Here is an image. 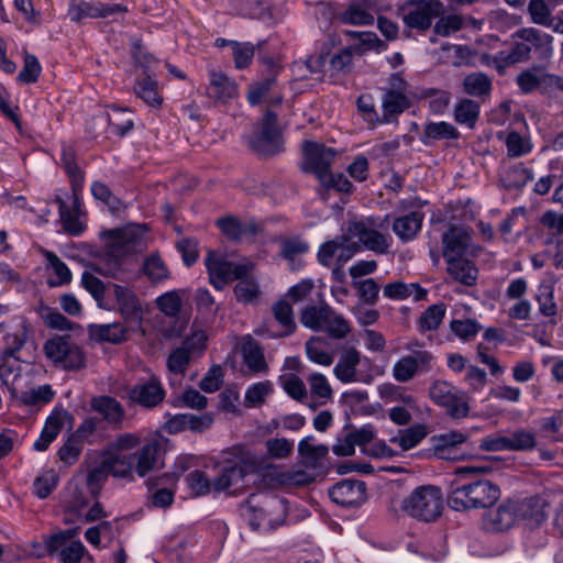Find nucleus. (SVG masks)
<instances>
[{
	"mask_svg": "<svg viewBox=\"0 0 563 563\" xmlns=\"http://www.w3.org/2000/svg\"><path fill=\"white\" fill-rule=\"evenodd\" d=\"M460 136L459 130L449 122H428L420 135V142L426 146H430L434 141L457 140Z\"/></svg>",
	"mask_w": 563,
	"mask_h": 563,
	"instance_id": "nucleus-31",
	"label": "nucleus"
},
{
	"mask_svg": "<svg viewBox=\"0 0 563 563\" xmlns=\"http://www.w3.org/2000/svg\"><path fill=\"white\" fill-rule=\"evenodd\" d=\"M44 323L49 329H55L59 331H73L75 329H80V325L74 323L69 319H67L63 313L57 310H53L51 308H46V313L42 314Z\"/></svg>",
	"mask_w": 563,
	"mask_h": 563,
	"instance_id": "nucleus-62",
	"label": "nucleus"
},
{
	"mask_svg": "<svg viewBox=\"0 0 563 563\" xmlns=\"http://www.w3.org/2000/svg\"><path fill=\"white\" fill-rule=\"evenodd\" d=\"M165 439H153L146 442L135 454V473L140 477L146 476L158 463L163 452Z\"/></svg>",
	"mask_w": 563,
	"mask_h": 563,
	"instance_id": "nucleus-23",
	"label": "nucleus"
},
{
	"mask_svg": "<svg viewBox=\"0 0 563 563\" xmlns=\"http://www.w3.org/2000/svg\"><path fill=\"white\" fill-rule=\"evenodd\" d=\"M446 262L448 274L460 284L472 287L475 286L478 279V269L474 262L463 257L449 258Z\"/></svg>",
	"mask_w": 563,
	"mask_h": 563,
	"instance_id": "nucleus-25",
	"label": "nucleus"
},
{
	"mask_svg": "<svg viewBox=\"0 0 563 563\" xmlns=\"http://www.w3.org/2000/svg\"><path fill=\"white\" fill-rule=\"evenodd\" d=\"M400 508L407 515L420 521H434L443 511L441 488L434 485L419 486L402 499Z\"/></svg>",
	"mask_w": 563,
	"mask_h": 563,
	"instance_id": "nucleus-4",
	"label": "nucleus"
},
{
	"mask_svg": "<svg viewBox=\"0 0 563 563\" xmlns=\"http://www.w3.org/2000/svg\"><path fill=\"white\" fill-rule=\"evenodd\" d=\"M352 286L356 289L360 301L373 306L378 300L379 285L374 278L353 280Z\"/></svg>",
	"mask_w": 563,
	"mask_h": 563,
	"instance_id": "nucleus-54",
	"label": "nucleus"
},
{
	"mask_svg": "<svg viewBox=\"0 0 563 563\" xmlns=\"http://www.w3.org/2000/svg\"><path fill=\"white\" fill-rule=\"evenodd\" d=\"M338 152L325 146L323 143L314 141H305L302 143L303 162L301 169L303 173L313 174L319 181L329 178L331 165Z\"/></svg>",
	"mask_w": 563,
	"mask_h": 563,
	"instance_id": "nucleus-10",
	"label": "nucleus"
},
{
	"mask_svg": "<svg viewBox=\"0 0 563 563\" xmlns=\"http://www.w3.org/2000/svg\"><path fill=\"white\" fill-rule=\"evenodd\" d=\"M216 467L218 475L213 478V492L218 494L238 486L257 470L253 456L239 446L223 452Z\"/></svg>",
	"mask_w": 563,
	"mask_h": 563,
	"instance_id": "nucleus-3",
	"label": "nucleus"
},
{
	"mask_svg": "<svg viewBox=\"0 0 563 563\" xmlns=\"http://www.w3.org/2000/svg\"><path fill=\"white\" fill-rule=\"evenodd\" d=\"M110 110L111 112L107 113V120L111 128V132L122 137L133 129V119L131 118L128 109L111 106Z\"/></svg>",
	"mask_w": 563,
	"mask_h": 563,
	"instance_id": "nucleus-42",
	"label": "nucleus"
},
{
	"mask_svg": "<svg viewBox=\"0 0 563 563\" xmlns=\"http://www.w3.org/2000/svg\"><path fill=\"white\" fill-rule=\"evenodd\" d=\"M122 246L107 252L92 269L100 275L112 277L117 280H125L128 271L125 268L126 258L121 255L124 252H137L143 246L142 235L134 230H126L121 236Z\"/></svg>",
	"mask_w": 563,
	"mask_h": 563,
	"instance_id": "nucleus-5",
	"label": "nucleus"
},
{
	"mask_svg": "<svg viewBox=\"0 0 563 563\" xmlns=\"http://www.w3.org/2000/svg\"><path fill=\"white\" fill-rule=\"evenodd\" d=\"M352 233L357 236L365 249L377 254H386L389 249L390 238L379 231L368 228L364 222H354Z\"/></svg>",
	"mask_w": 563,
	"mask_h": 563,
	"instance_id": "nucleus-24",
	"label": "nucleus"
},
{
	"mask_svg": "<svg viewBox=\"0 0 563 563\" xmlns=\"http://www.w3.org/2000/svg\"><path fill=\"white\" fill-rule=\"evenodd\" d=\"M429 396L435 405L443 407L452 419H463L470 413L467 394L448 382H434L430 386Z\"/></svg>",
	"mask_w": 563,
	"mask_h": 563,
	"instance_id": "nucleus-7",
	"label": "nucleus"
},
{
	"mask_svg": "<svg viewBox=\"0 0 563 563\" xmlns=\"http://www.w3.org/2000/svg\"><path fill=\"white\" fill-rule=\"evenodd\" d=\"M231 8L238 15L244 18H260L266 10L262 0H230Z\"/></svg>",
	"mask_w": 563,
	"mask_h": 563,
	"instance_id": "nucleus-56",
	"label": "nucleus"
},
{
	"mask_svg": "<svg viewBox=\"0 0 563 563\" xmlns=\"http://www.w3.org/2000/svg\"><path fill=\"white\" fill-rule=\"evenodd\" d=\"M42 73V66L35 55L26 54L23 60V67L18 75V80L22 84H34L38 80Z\"/></svg>",
	"mask_w": 563,
	"mask_h": 563,
	"instance_id": "nucleus-58",
	"label": "nucleus"
},
{
	"mask_svg": "<svg viewBox=\"0 0 563 563\" xmlns=\"http://www.w3.org/2000/svg\"><path fill=\"white\" fill-rule=\"evenodd\" d=\"M190 360L191 353L189 349L185 346L177 347L167 357L168 371L174 374H185Z\"/></svg>",
	"mask_w": 563,
	"mask_h": 563,
	"instance_id": "nucleus-61",
	"label": "nucleus"
},
{
	"mask_svg": "<svg viewBox=\"0 0 563 563\" xmlns=\"http://www.w3.org/2000/svg\"><path fill=\"white\" fill-rule=\"evenodd\" d=\"M516 518L523 520L530 527L540 526L547 519V501L540 496L514 499Z\"/></svg>",
	"mask_w": 563,
	"mask_h": 563,
	"instance_id": "nucleus-21",
	"label": "nucleus"
},
{
	"mask_svg": "<svg viewBox=\"0 0 563 563\" xmlns=\"http://www.w3.org/2000/svg\"><path fill=\"white\" fill-rule=\"evenodd\" d=\"M241 510L252 530L271 532L285 522L287 501L277 496L252 494L243 503Z\"/></svg>",
	"mask_w": 563,
	"mask_h": 563,
	"instance_id": "nucleus-2",
	"label": "nucleus"
},
{
	"mask_svg": "<svg viewBox=\"0 0 563 563\" xmlns=\"http://www.w3.org/2000/svg\"><path fill=\"white\" fill-rule=\"evenodd\" d=\"M411 10L402 15L405 25L419 32L428 31L434 19L443 13V4L439 0H406L398 12Z\"/></svg>",
	"mask_w": 563,
	"mask_h": 563,
	"instance_id": "nucleus-9",
	"label": "nucleus"
},
{
	"mask_svg": "<svg viewBox=\"0 0 563 563\" xmlns=\"http://www.w3.org/2000/svg\"><path fill=\"white\" fill-rule=\"evenodd\" d=\"M233 291L235 299L244 305L255 303L261 295L258 283L249 274L238 279Z\"/></svg>",
	"mask_w": 563,
	"mask_h": 563,
	"instance_id": "nucleus-41",
	"label": "nucleus"
},
{
	"mask_svg": "<svg viewBox=\"0 0 563 563\" xmlns=\"http://www.w3.org/2000/svg\"><path fill=\"white\" fill-rule=\"evenodd\" d=\"M463 89L470 96L483 98L490 95L493 85L486 74L471 73L463 79Z\"/></svg>",
	"mask_w": 563,
	"mask_h": 563,
	"instance_id": "nucleus-39",
	"label": "nucleus"
},
{
	"mask_svg": "<svg viewBox=\"0 0 563 563\" xmlns=\"http://www.w3.org/2000/svg\"><path fill=\"white\" fill-rule=\"evenodd\" d=\"M366 484L360 479L345 478L328 489L330 499L343 508H360L366 500Z\"/></svg>",
	"mask_w": 563,
	"mask_h": 563,
	"instance_id": "nucleus-13",
	"label": "nucleus"
},
{
	"mask_svg": "<svg viewBox=\"0 0 563 563\" xmlns=\"http://www.w3.org/2000/svg\"><path fill=\"white\" fill-rule=\"evenodd\" d=\"M90 407L98 412L113 429H121L125 419L124 407L112 396H95L90 400Z\"/></svg>",
	"mask_w": 563,
	"mask_h": 563,
	"instance_id": "nucleus-22",
	"label": "nucleus"
},
{
	"mask_svg": "<svg viewBox=\"0 0 563 563\" xmlns=\"http://www.w3.org/2000/svg\"><path fill=\"white\" fill-rule=\"evenodd\" d=\"M129 398L132 402L139 406L152 409L163 402L165 398V390L161 382L152 377L150 380L137 384L130 388Z\"/></svg>",
	"mask_w": 563,
	"mask_h": 563,
	"instance_id": "nucleus-19",
	"label": "nucleus"
},
{
	"mask_svg": "<svg viewBox=\"0 0 563 563\" xmlns=\"http://www.w3.org/2000/svg\"><path fill=\"white\" fill-rule=\"evenodd\" d=\"M205 265L209 276H216L220 283H230L245 277L250 272V266L246 264H235L222 258L214 252H208L205 258Z\"/></svg>",
	"mask_w": 563,
	"mask_h": 563,
	"instance_id": "nucleus-16",
	"label": "nucleus"
},
{
	"mask_svg": "<svg viewBox=\"0 0 563 563\" xmlns=\"http://www.w3.org/2000/svg\"><path fill=\"white\" fill-rule=\"evenodd\" d=\"M79 532V528H70L57 531L44 539V545L49 556L59 554L62 549L68 544Z\"/></svg>",
	"mask_w": 563,
	"mask_h": 563,
	"instance_id": "nucleus-48",
	"label": "nucleus"
},
{
	"mask_svg": "<svg viewBox=\"0 0 563 563\" xmlns=\"http://www.w3.org/2000/svg\"><path fill=\"white\" fill-rule=\"evenodd\" d=\"M378 394L386 402H402L406 407L413 409L417 407L416 398L407 394L405 387L393 383H385L378 386Z\"/></svg>",
	"mask_w": 563,
	"mask_h": 563,
	"instance_id": "nucleus-40",
	"label": "nucleus"
},
{
	"mask_svg": "<svg viewBox=\"0 0 563 563\" xmlns=\"http://www.w3.org/2000/svg\"><path fill=\"white\" fill-rule=\"evenodd\" d=\"M133 89L147 106L152 108L162 106L163 98L158 92V82L150 71H143L142 76L135 79Z\"/></svg>",
	"mask_w": 563,
	"mask_h": 563,
	"instance_id": "nucleus-29",
	"label": "nucleus"
},
{
	"mask_svg": "<svg viewBox=\"0 0 563 563\" xmlns=\"http://www.w3.org/2000/svg\"><path fill=\"white\" fill-rule=\"evenodd\" d=\"M266 41H260L256 45L250 42H235L232 44V58L236 69L247 68L254 58L256 48L261 49Z\"/></svg>",
	"mask_w": 563,
	"mask_h": 563,
	"instance_id": "nucleus-43",
	"label": "nucleus"
},
{
	"mask_svg": "<svg viewBox=\"0 0 563 563\" xmlns=\"http://www.w3.org/2000/svg\"><path fill=\"white\" fill-rule=\"evenodd\" d=\"M58 484V476L49 470L37 476L33 483V493L41 499L47 498Z\"/></svg>",
	"mask_w": 563,
	"mask_h": 563,
	"instance_id": "nucleus-59",
	"label": "nucleus"
},
{
	"mask_svg": "<svg viewBox=\"0 0 563 563\" xmlns=\"http://www.w3.org/2000/svg\"><path fill=\"white\" fill-rule=\"evenodd\" d=\"M128 12V7L121 3L71 0L67 15L71 22L79 23L85 19L109 18L114 14H125Z\"/></svg>",
	"mask_w": 563,
	"mask_h": 563,
	"instance_id": "nucleus-12",
	"label": "nucleus"
},
{
	"mask_svg": "<svg viewBox=\"0 0 563 563\" xmlns=\"http://www.w3.org/2000/svg\"><path fill=\"white\" fill-rule=\"evenodd\" d=\"M44 353L55 365L66 371H78L85 367V355L81 349L70 342V335H55L44 344Z\"/></svg>",
	"mask_w": 563,
	"mask_h": 563,
	"instance_id": "nucleus-8",
	"label": "nucleus"
},
{
	"mask_svg": "<svg viewBox=\"0 0 563 563\" xmlns=\"http://www.w3.org/2000/svg\"><path fill=\"white\" fill-rule=\"evenodd\" d=\"M516 509L514 499L503 500L496 508H489L482 519V528L487 532H504L510 529L515 522Z\"/></svg>",
	"mask_w": 563,
	"mask_h": 563,
	"instance_id": "nucleus-15",
	"label": "nucleus"
},
{
	"mask_svg": "<svg viewBox=\"0 0 563 563\" xmlns=\"http://www.w3.org/2000/svg\"><path fill=\"white\" fill-rule=\"evenodd\" d=\"M247 144L254 153L262 157H272L284 152L278 117L274 111L267 109L264 112L260 129L249 137Z\"/></svg>",
	"mask_w": 563,
	"mask_h": 563,
	"instance_id": "nucleus-6",
	"label": "nucleus"
},
{
	"mask_svg": "<svg viewBox=\"0 0 563 563\" xmlns=\"http://www.w3.org/2000/svg\"><path fill=\"white\" fill-rule=\"evenodd\" d=\"M194 301L197 310L208 318H214L220 309V305L216 303L213 296L207 288H198L195 291Z\"/></svg>",
	"mask_w": 563,
	"mask_h": 563,
	"instance_id": "nucleus-55",
	"label": "nucleus"
},
{
	"mask_svg": "<svg viewBox=\"0 0 563 563\" xmlns=\"http://www.w3.org/2000/svg\"><path fill=\"white\" fill-rule=\"evenodd\" d=\"M242 356L244 364L253 372L258 373L267 369L263 349L253 339L242 345Z\"/></svg>",
	"mask_w": 563,
	"mask_h": 563,
	"instance_id": "nucleus-44",
	"label": "nucleus"
},
{
	"mask_svg": "<svg viewBox=\"0 0 563 563\" xmlns=\"http://www.w3.org/2000/svg\"><path fill=\"white\" fill-rule=\"evenodd\" d=\"M331 314L333 309L328 303L308 306L300 313V322L311 330L320 331Z\"/></svg>",
	"mask_w": 563,
	"mask_h": 563,
	"instance_id": "nucleus-35",
	"label": "nucleus"
},
{
	"mask_svg": "<svg viewBox=\"0 0 563 563\" xmlns=\"http://www.w3.org/2000/svg\"><path fill=\"white\" fill-rule=\"evenodd\" d=\"M307 357L319 365L329 366L333 362V355L324 349L323 341L319 338H310L306 344Z\"/></svg>",
	"mask_w": 563,
	"mask_h": 563,
	"instance_id": "nucleus-50",
	"label": "nucleus"
},
{
	"mask_svg": "<svg viewBox=\"0 0 563 563\" xmlns=\"http://www.w3.org/2000/svg\"><path fill=\"white\" fill-rule=\"evenodd\" d=\"M135 454L118 453L112 457L103 460L109 474L119 478L130 477L135 471Z\"/></svg>",
	"mask_w": 563,
	"mask_h": 563,
	"instance_id": "nucleus-37",
	"label": "nucleus"
},
{
	"mask_svg": "<svg viewBox=\"0 0 563 563\" xmlns=\"http://www.w3.org/2000/svg\"><path fill=\"white\" fill-rule=\"evenodd\" d=\"M53 201L58 207L59 219L64 231L73 236L80 235L86 229V225L79 219L80 213L70 211L66 201L59 195H56Z\"/></svg>",
	"mask_w": 563,
	"mask_h": 563,
	"instance_id": "nucleus-33",
	"label": "nucleus"
},
{
	"mask_svg": "<svg viewBox=\"0 0 563 563\" xmlns=\"http://www.w3.org/2000/svg\"><path fill=\"white\" fill-rule=\"evenodd\" d=\"M445 316V306L443 303H435L428 307L418 320V330L421 333L426 331L437 330Z\"/></svg>",
	"mask_w": 563,
	"mask_h": 563,
	"instance_id": "nucleus-47",
	"label": "nucleus"
},
{
	"mask_svg": "<svg viewBox=\"0 0 563 563\" xmlns=\"http://www.w3.org/2000/svg\"><path fill=\"white\" fill-rule=\"evenodd\" d=\"M360 362V352L355 347H349L341 354L339 362L334 366L333 372L335 377L344 384L352 382L371 384L373 380L372 375L356 373V366Z\"/></svg>",
	"mask_w": 563,
	"mask_h": 563,
	"instance_id": "nucleus-18",
	"label": "nucleus"
},
{
	"mask_svg": "<svg viewBox=\"0 0 563 563\" xmlns=\"http://www.w3.org/2000/svg\"><path fill=\"white\" fill-rule=\"evenodd\" d=\"M206 96L217 103H225L238 96V85L227 74L209 70Z\"/></svg>",
	"mask_w": 563,
	"mask_h": 563,
	"instance_id": "nucleus-20",
	"label": "nucleus"
},
{
	"mask_svg": "<svg viewBox=\"0 0 563 563\" xmlns=\"http://www.w3.org/2000/svg\"><path fill=\"white\" fill-rule=\"evenodd\" d=\"M188 488L195 496H206L213 490V479H209L203 471L195 470L185 478Z\"/></svg>",
	"mask_w": 563,
	"mask_h": 563,
	"instance_id": "nucleus-53",
	"label": "nucleus"
},
{
	"mask_svg": "<svg viewBox=\"0 0 563 563\" xmlns=\"http://www.w3.org/2000/svg\"><path fill=\"white\" fill-rule=\"evenodd\" d=\"M536 300L539 305V311L544 317H554L558 312L554 301V287L548 284H541L538 287Z\"/></svg>",
	"mask_w": 563,
	"mask_h": 563,
	"instance_id": "nucleus-52",
	"label": "nucleus"
},
{
	"mask_svg": "<svg viewBox=\"0 0 563 563\" xmlns=\"http://www.w3.org/2000/svg\"><path fill=\"white\" fill-rule=\"evenodd\" d=\"M143 272L152 283H161L169 276L168 268L158 254H151L145 258Z\"/></svg>",
	"mask_w": 563,
	"mask_h": 563,
	"instance_id": "nucleus-51",
	"label": "nucleus"
},
{
	"mask_svg": "<svg viewBox=\"0 0 563 563\" xmlns=\"http://www.w3.org/2000/svg\"><path fill=\"white\" fill-rule=\"evenodd\" d=\"M441 242L444 260L476 254L472 250V235L468 228L451 224L442 234Z\"/></svg>",
	"mask_w": 563,
	"mask_h": 563,
	"instance_id": "nucleus-14",
	"label": "nucleus"
},
{
	"mask_svg": "<svg viewBox=\"0 0 563 563\" xmlns=\"http://www.w3.org/2000/svg\"><path fill=\"white\" fill-rule=\"evenodd\" d=\"M54 390L51 385H42L37 388L25 390L21 394V401L27 406L48 404L54 398Z\"/></svg>",
	"mask_w": 563,
	"mask_h": 563,
	"instance_id": "nucleus-60",
	"label": "nucleus"
},
{
	"mask_svg": "<svg viewBox=\"0 0 563 563\" xmlns=\"http://www.w3.org/2000/svg\"><path fill=\"white\" fill-rule=\"evenodd\" d=\"M309 251V244L299 238L286 239L282 243L280 256L288 262L296 263L298 255Z\"/></svg>",
	"mask_w": 563,
	"mask_h": 563,
	"instance_id": "nucleus-63",
	"label": "nucleus"
},
{
	"mask_svg": "<svg viewBox=\"0 0 563 563\" xmlns=\"http://www.w3.org/2000/svg\"><path fill=\"white\" fill-rule=\"evenodd\" d=\"M493 472L490 464L467 465L455 470L456 478L451 482L446 501L455 511L488 509L500 498V488L488 479L472 478V475Z\"/></svg>",
	"mask_w": 563,
	"mask_h": 563,
	"instance_id": "nucleus-1",
	"label": "nucleus"
},
{
	"mask_svg": "<svg viewBox=\"0 0 563 563\" xmlns=\"http://www.w3.org/2000/svg\"><path fill=\"white\" fill-rule=\"evenodd\" d=\"M322 330L332 339L341 340L344 339L350 332L351 327L349 321L341 314H336L333 310V314L324 322Z\"/></svg>",
	"mask_w": 563,
	"mask_h": 563,
	"instance_id": "nucleus-57",
	"label": "nucleus"
},
{
	"mask_svg": "<svg viewBox=\"0 0 563 563\" xmlns=\"http://www.w3.org/2000/svg\"><path fill=\"white\" fill-rule=\"evenodd\" d=\"M62 165L69 178L70 187L78 188L84 187L85 175L78 167L76 162V152L71 145L63 144L60 154Z\"/></svg>",
	"mask_w": 563,
	"mask_h": 563,
	"instance_id": "nucleus-34",
	"label": "nucleus"
},
{
	"mask_svg": "<svg viewBox=\"0 0 563 563\" xmlns=\"http://www.w3.org/2000/svg\"><path fill=\"white\" fill-rule=\"evenodd\" d=\"M434 452L443 460L471 459V443L467 434L460 431H448L432 437Z\"/></svg>",
	"mask_w": 563,
	"mask_h": 563,
	"instance_id": "nucleus-11",
	"label": "nucleus"
},
{
	"mask_svg": "<svg viewBox=\"0 0 563 563\" xmlns=\"http://www.w3.org/2000/svg\"><path fill=\"white\" fill-rule=\"evenodd\" d=\"M272 312L275 320L284 328L278 334L269 333L268 338H282L291 335L296 331V322L294 319V310L286 299H279L272 306Z\"/></svg>",
	"mask_w": 563,
	"mask_h": 563,
	"instance_id": "nucleus-32",
	"label": "nucleus"
},
{
	"mask_svg": "<svg viewBox=\"0 0 563 563\" xmlns=\"http://www.w3.org/2000/svg\"><path fill=\"white\" fill-rule=\"evenodd\" d=\"M420 99H429L428 108L433 114H442L451 102V92L437 88H423L420 90Z\"/></svg>",
	"mask_w": 563,
	"mask_h": 563,
	"instance_id": "nucleus-45",
	"label": "nucleus"
},
{
	"mask_svg": "<svg viewBox=\"0 0 563 563\" xmlns=\"http://www.w3.org/2000/svg\"><path fill=\"white\" fill-rule=\"evenodd\" d=\"M62 426L63 423L59 418L53 416L48 417L40 438L33 444V449L40 452L46 451L49 444L57 438Z\"/></svg>",
	"mask_w": 563,
	"mask_h": 563,
	"instance_id": "nucleus-49",
	"label": "nucleus"
},
{
	"mask_svg": "<svg viewBox=\"0 0 563 563\" xmlns=\"http://www.w3.org/2000/svg\"><path fill=\"white\" fill-rule=\"evenodd\" d=\"M514 36L532 43L537 49H541V54L545 57L552 54L553 36L548 33L534 27H523L518 30Z\"/></svg>",
	"mask_w": 563,
	"mask_h": 563,
	"instance_id": "nucleus-36",
	"label": "nucleus"
},
{
	"mask_svg": "<svg viewBox=\"0 0 563 563\" xmlns=\"http://www.w3.org/2000/svg\"><path fill=\"white\" fill-rule=\"evenodd\" d=\"M416 362L409 355L402 356L393 367V376L398 383H407L415 377Z\"/></svg>",
	"mask_w": 563,
	"mask_h": 563,
	"instance_id": "nucleus-64",
	"label": "nucleus"
},
{
	"mask_svg": "<svg viewBox=\"0 0 563 563\" xmlns=\"http://www.w3.org/2000/svg\"><path fill=\"white\" fill-rule=\"evenodd\" d=\"M374 4V0L352 1L339 14V20L349 25H371L374 23V15L368 10L373 9Z\"/></svg>",
	"mask_w": 563,
	"mask_h": 563,
	"instance_id": "nucleus-27",
	"label": "nucleus"
},
{
	"mask_svg": "<svg viewBox=\"0 0 563 563\" xmlns=\"http://www.w3.org/2000/svg\"><path fill=\"white\" fill-rule=\"evenodd\" d=\"M479 103L472 99L460 100L454 108V120L459 124L474 129L479 118Z\"/></svg>",
	"mask_w": 563,
	"mask_h": 563,
	"instance_id": "nucleus-38",
	"label": "nucleus"
},
{
	"mask_svg": "<svg viewBox=\"0 0 563 563\" xmlns=\"http://www.w3.org/2000/svg\"><path fill=\"white\" fill-rule=\"evenodd\" d=\"M423 219L421 211H410L394 220L393 231L402 243L410 242L421 231Z\"/></svg>",
	"mask_w": 563,
	"mask_h": 563,
	"instance_id": "nucleus-26",
	"label": "nucleus"
},
{
	"mask_svg": "<svg viewBox=\"0 0 563 563\" xmlns=\"http://www.w3.org/2000/svg\"><path fill=\"white\" fill-rule=\"evenodd\" d=\"M114 297L120 313L130 328H139L143 321V311L137 296L133 290L121 285H114Z\"/></svg>",
	"mask_w": 563,
	"mask_h": 563,
	"instance_id": "nucleus-17",
	"label": "nucleus"
},
{
	"mask_svg": "<svg viewBox=\"0 0 563 563\" xmlns=\"http://www.w3.org/2000/svg\"><path fill=\"white\" fill-rule=\"evenodd\" d=\"M88 332L90 338L97 342L120 344L126 340L128 329L120 322H112L106 324H89Z\"/></svg>",
	"mask_w": 563,
	"mask_h": 563,
	"instance_id": "nucleus-30",
	"label": "nucleus"
},
{
	"mask_svg": "<svg viewBox=\"0 0 563 563\" xmlns=\"http://www.w3.org/2000/svg\"><path fill=\"white\" fill-rule=\"evenodd\" d=\"M411 107V101L406 93L396 91H383L382 109L383 114L380 118L382 123H391L397 117Z\"/></svg>",
	"mask_w": 563,
	"mask_h": 563,
	"instance_id": "nucleus-28",
	"label": "nucleus"
},
{
	"mask_svg": "<svg viewBox=\"0 0 563 563\" xmlns=\"http://www.w3.org/2000/svg\"><path fill=\"white\" fill-rule=\"evenodd\" d=\"M427 427L424 424L417 423L400 431V435L391 438L390 442L398 443L404 451H408L417 446L427 437Z\"/></svg>",
	"mask_w": 563,
	"mask_h": 563,
	"instance_id": "nucleus-46",
	"label": "nucleus"
}]
</instances>
